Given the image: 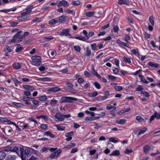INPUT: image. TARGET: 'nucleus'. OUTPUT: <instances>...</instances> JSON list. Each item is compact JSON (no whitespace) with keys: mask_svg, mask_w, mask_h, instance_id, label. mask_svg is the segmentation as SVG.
Returning <instances> with one entry per match:
<instances>
[{"mask_svg":"<svg viewBox=\"0 0 160 160\" xmlns=\"http://www.w3.org/2000/svg\"><path fill=\"white\" fill-rule=\"evenodd\" d=\"M44 135L49 136L51 138H53L55 137V135L53 134L51 132L49 131H47L44 133Z\"/></svg>","mask_w":160,"mask_h":160,"instance_id":"nucleus-27","label":"nucleus"},{"mask_svg":"<svg viewBox=\"0 0 160 160\" xmlns=\"http://www.w3.org/2000/svg\"><path fill=\"white\" fill-rule=\"evenodd\" d=\"M94 32H91L88 33V36H84V38L85 40L88 39L90 37H92L94 34Z\"/></svg>","mask_w":160,"mask_h":160,"instance_id":"nucleus-36","label":"nucleus"},{"mask_svg":"<svg viewBox=\"0 0 160 160\" xmlns=\"http://www.w3.org/2000/svg\"><path fill=\"white\" fill-rule=\"evenodd\" d=\"M106 109L108 110L112 109V111H114L116 109V107L115 106H108L106 107Z\"/></svg>","mask_w":160,"mask_h":160,"instance_id":"nucleus-50","label":"nucleus"},{"mask_svg":"<svg viewBox=\"0 0 160 160\" xmlns=\"http://www.w3.org/2000/svg\"><path fill=\"white\" fill-rule=\"evenodd\" d=\"M78 151V150L77 148H74L71 149L70 153H74L77 152Z\"/></svg>","mask_w":160,"mask_h":160,"instance_id":"nucleus-61","label":"nucleus"},{"mask_svg":"<svg viewBox=\"0 0 160 160\" xmlns=\"http://www.w3.org/2000/svg\"><path fill=\"white\" fill-rule=\"evenodd\" d=\"M18 144L11 143L6 147H5L2 151H0V160H3L6 157V154L5 152V151L7 152H11L18 154V150L19 149L21 152L20 155L22 158H23L22 149L21 148V146Z\"/></svg>","mask_w":160,"mask_h":160,"instance_id":"nucleus-1","label":"nucleus"},{"mask_svg":"<svg viewBox=\"0 0 160 160\" xmlns=\"http://www.w3.org/2000/svg\"><path fill=\"white\" fill-rule=\"evenodd\" d=\"M12 104L16 106L18 108H23L24 106V104L22 103L15 102H13Z\"/></svg>","mask_w":160,"mask_h":160,"instance_id":"nucleus-18","label":"nucleus"},{"mask_svg":"<svg viewBox=\"0 0 160 160\" xmlns=\"http://www.w3.org/2000/svg\"><path fill=\"white\" fill-rule=\"evenodd\" d=\"M7 123V124H12L14 126V125H16V123L14 122H13L12 121H11L10 120H8L6 119V122Z\"/></svg>","mask_w":160,"mask_h":160,"instance_id":"nucleus-55","label":"nucleus"},{"mask_svg":"<svg viewBox=\"0 0 160 160\" xmlns=\"http://www.w3.org/2000/svg\"><path fill=\"white\" fill-rule=\"evenodd\" d=\"M11 79L14 82H15V85L16 86H17L18 85L17 83L18 84H21V82L19 81H18L16 78L14 77H11Z\"/></svg>","mask_w":160,"mask_h":160,"instance_id":"nucleus-40","label":"nucleus"},{"mask_svg":"<svg viewBox=\"0 0 160 160\" xmlns=\"http://www.w3.org/2000/svg\"><path fill=\"white\" fill-rule=\"evenodd\" d=\"M62 152V150L58 149L55 152H52L50 155V158L53 159L57 157Z\"/></svg>","mask_w":160,"mask_h":160,"instance_id":"nucleus-7","label":"nucleus"},{"mask_svg":"<svg viewBox=\"0 0 160 160\" xmlns=\"http://www.w3.org/2000/svg\"><path fill=\"white\" fill-rule=\"evenodd\" d=\"M93 85L98 89H100L101 88L100 84L97 82H94Z\"/></svg>","mask_w":160,"mask_h":160,"instance_id":"nucleus-43","label":"nucleus"},{"mask_svg":"<svg viewBox=\"0 0 160 160\" xmlns=\"http://www.w3.org/2000/svg\"><path fill=\"white\" fill-rule=\"evenodd\" d=\"M155 118L156 119H160V112H157L155 111L151 117L149 119V122H151Z\"/></svg>","mask_w":160,"mask_h":160,"instance_id":"nucleus-4","label":"nucleus"},{"mask_svg":"<svg viewBox=\"0 0 160 160\" xmlns=\"http://www.w3.org/2000/svg\"><path fill=\"white\" fill-rule=\"evenodd\" d=\"M136 119L139 122H141L143 121V118L141 116H138L136 118Z\"/></svg>","mask_w":160,"mask_h":160,"instance_id":"nucleus-52","label":"nucleus"},{"mask_svg":"<svg viewBox=\"0 0 160 160\" xmlns=\"http://www.w3.org/2000/svg\"><path fill=\"white\" fill-rule=\"evenodd\" d=\"M34 6L33 5H31L30 6L27 8L25 10L27 14L31 12L32 11V9L34 8Z\"/></svg>","mask_w":160,"mask_h":160,"instance_id":"nucleus-31","label":"nucleus"},{"mask_svg":"<svg viewBox=\"0 0 160 160\" xmlns=\"http://www.w3.org/2000/svg\"><path fill=\"white\" fill-rule=\"evenodd\" d=\"M91 71L92 73L94 76H96L98 78L101 79V77L99 74L97 72L95 71L93 65H92L91 68Z\"/></svg>","mask_w":160,"mask_h":160,"instance_id":"nucleus-12","label":"nucleus"},{"mask_svg":"<svg viewBox=\"0 0 160 160\" xmlns=\"http://www.w3.org/2000/svg\"><path fill=\"white\" fill-rule=\"evenodd\" d=\"M128 40H131V37L129 35L127 34L125 36L124 41L128 43Z\"/></svg>","mask_w":160,"mask_h":160,"instance_id":"nucleus-48","label":"nucleus"},{"mask_svg":"<svg viewBox=\"0 0 160 160\" xmlns=\"http://www.w3.org/2000/svg\"><path fill=\"white\" fill-rule=\"evenodd\" d=\"M91 53L92 52L91 49L89 47H87L86 48V52L85 54V56L87 57H88L90 56V55L91 54Z\"/></svg>","mask_w":160,"mask_h":160,"instance_id":"nucleus-21","label":"nucleus"},{"mask_svg":"<svg viewBox=\"0 0 160 160\" xmlns=\"http://www.w3.org/2000/svg\"><path fill=\"white\" fill-rule=\"evenodd\" d=\"M56 4L58 8H60L61 6L68 7L69 5L68 2L65 0L60 1L59 3H57Z\"/></svg>","mask_w":160,"mask_h":160,"instance_id":"nucleus-8","label":"nucleus"},{"mask_svg":"<svg viewBox=\"0 0 160 160\" xmlns=\"http://www.w3.org/2000/svg\"><path fill=\"white\" fill-rule=\"evenodd\" d=\"M119 72H120L122 76H124L125 75L128 74V72L125 71L121 69L119 71Z\"/></svg>","mask_w":160,"mask_h":160,"instance_id":"nucleus-59","label":"nucleus"},{"mask_svg":"<svg viewBox=\"0 0 160 160\" xmlns=\"http://www.w3.org/2000/svg\"><path fill=\"white\" fill-rule=\"evenodd\" d=\"M95 13V12L94 11H88L86 12L85 15L87 17L90 18L92 17Z\"/></svg>","mask_w":160,"mask_h":160,"instance_id":"nucleus-30","label":"nucleus"},{"mask_svg":"<svg viewBox=\"0 0 160 160\" xmlns=\"http://www.w3.org/2000/svg\"><path fill=\"white\" fill-rule=\"evenodd\" d=\"M88 95L89 96L91 97H95L96 96L98 95V93L97 92H90L89 93Z\"/></svg>","mask_w":160,"mask_h":160,"instance_id":"nucleus-47","label":"nucleus"},{"mask_svg":"<svg viewBox=\"0 0 160 160\" xmlns=\"http://www.w3.org/2000/svg\"><path fill=\"white\" fill-rule=\"evenodd\" d=\"M133 151V150L131 148H126V149L125 152L126 154H128L132 152Z\"/></svg>","mask_w":160,"mask_h":160,"instance_id":"nucleus-63","label":"nucleus"},{"mask_svg":"<svg viewBox=\"0 0 160 160\" xmlns=\"http://www.w3.org/2000/svg\"><path fill=\"white\" fill-rule=\"evenodd\" d=\"M126 121L125 119H119L116 120L115 122L117 123L124 125L126 123Z\"/></svg>","mask_w":160,"mask_h":160,"instance_id":"nucleus-14","label":"nucleus"},{"mask_svg":"<svg viewBox=\"0 0 160 160\" xmlns=\"http://www.w3.org/2000/svg\"><path fill=\"white\" fill-rule=\"evenodd\" d=\"M108 98V97L106 96H101L97 98L98 101H103Z\"/></svg>","mask_w":160,"mask_h":160,"instance_id":"nucleus-33","label":"nucleus"},{"mask_svg":"<svg viewBox=\"0 0 160 160\" xmlns=\"http://www.w3.org/2000/svg\"><path fill=\"white\" fill-rule=\"evenodd\" d=\"M16 156L15 155H9L6 158V160H15Z\"/></svg>","mask_w":160,"mask_h":160,"instance_id":"nucleus-29","label":"nucleus"},{"mask_svg":"<svg viewBox=\"0 0 160 160\" xmlns=\"http://www.w3.org/2000/svg\"><path fill=\"white\" fill-rule=\"evenodd\" d=\"M66 18V17L63 15L59 17L58 18V23H61L65 21Z\"/></svg>","mask_w":160,"mask_h":160,"instance_id":"nucleus-24","label":"nucleus"},{"mask_svg":"<svg viewBox=\"0 0 160 160\" xmlns=\"http://www.w3.org/2000/svg\"><path fill=\"white\" fill-rule=\"evenodd\" d=\"M149 21L152 26H154V18L152 16H150L149 18Z\"/></svg>","mask_w":160,"mask_h":160,"instance_id":"nucleus-37","label":"nucleus"},{"mask_svg":"<svg viewBox=\"0 0 160 160\" xmlns=\"http://www.w3.org/2000/svg\"><path fill=\"white\" fill-rule=\"evenodd\" d=\"M76 145V144L75 143H69L64 146V148H70L74 147Z\"/></svg>","mask_w":160,"mask_h":160,"instance_id":"nucleus-20","label":"nucleus"},{"mask_svg":"<svg viewBox=\"0 0 160 160\" xmlns=\"http://www.w3.org/2000/svg\"><path fill=\"white\" fill-rule=\"evenodd\" d=\"M108 78L109 80L115 81L117 78L115 76L112 75H109L108 76Z\"/></svg>","mask_w":160,"mask_h":160,"instance_id":"nucleus-51","label":"nucleus"},{"mask_svg":"<svg viewBox=\"0 0 160 160\" xmlns=\"http://www.w3.org/2000/svg\"><path fill=\"white\" fill-rule=\"evenodd\" d=\"M148 65L151 67H154L155 68H157L158 67L159 64L154 63L153 62H149L148 63Z\"/></svg>","mask_w":160,"mask_h":160,"instance_id":"nucleus-25","label":"nucleus"},{"mask_svg":"<svg viewBox=\"0 0 160 160\" xmlns=\"http://www.w3.org/2000/svg\"><path fill=\"white\" fill-rule=\"evenodd\" d=\"M123 61L124 62L130 64L131 63V61L130 58H127L126 57L124 56L123 58Z\"/></svg>","mask_w":160,"mask_h":160,"instance_id":"nucleus-28","label":"nucleus"},{"mask_svg":"<svg viewBox=\"0 0 160 160\" xmlns=\"http://www.w3.org/2000/svg\"><path fill=\"white\" fill-rule=\"evenodd\" d=\"M22 87L24 89L32 91L35 90V88L33 86H31L29 85H22Z\"/></svg>","mask_w":160,"mask_h":160,"instance_id":"nucleus-13","label":"nucleus"},{"mask_svg":"<svg viewBox=\"0 0 160 160\" xmlns=\"http://www.w3.org/2000/svg\"><path fill=\"white\" fill-rule=\"evenodd\" d=\"M59 34L61 36H70L71 34L69 33L68 29H63L61 32H59Z\"/></svg>","mask_w":160,"mask_h":160,"instance_id":"nucleus-6","label":"nucleus"},{"mask_svg":"<svg viewBox=\"0 0 160 160\" xmlns=\"http://www.w3.org/2000/svg\"><path fill=\"white\" fill-rule=\"evenodd\" d=\"M118 3L120 5L124 4L128 5L129 3V2L127 0H118Z\"/></svg>","mask_w":160,"mask_h":160,"instance_id":"nucleus-15","label":"nucleus"},{"mask_svg":"<svg viewBox=\"0 0 160 160\" xmlns=\"http://www.w3.org/2000/svg\"><path fill=\"white\" fill-rule=\"evenodd\" d=\"M62 114H57L55 116V118L58 119L59 121H62L64 120L63 117L62 116Z\"/></svg>","mask_w":160,"mask_h":160,"instance_id":"nucleus-17","label":"nucleus"},{"mask_svg":"<svg viewBox=\"0 0 160 160\" xmlns=\"http://www.w3.org/2000/svg\"><path fill=\"white\" fill-rule=\"evenodd\" d=\"M23 48L22 46H20L19 47H17L15 49V52H21Z\"/></svg>","mask_w":160,"mask_h":160,"instance_id":"nucleus-54","label":"nucleus"},{"mask_svg":"<svg viewBox=\"0 0 160 160\" xmlns=\"http://www.w3.org/2000/svg\"><path fill=\"white\" fill-rule=\"evenodd\" d=\"M40 128L43 130H45L47 129L48 128L47 125L46 124H42L40 126Z\"/></svg>","mask_w":160,"mask_h":160,"instance_id":"nucleus-57","label":"nucleus"},{"mask_svg":"<svg viewBox=\"0 0 160 160\" xmlns=\"http://www.w3.org/2000/svg\"><path fill=\"white\" fill-rule=\"evenodd\" d=\"M138 49L137 48L136 49H133L131 51V52L134 55H135L137 56H139L140 54L138 52Z\"/></svg>","mask_w":160,"mask_h":160,"instance_id":"nucleus-34","label":"nucleus"},{"mask_svg":"<svg viewBox=\"0 0 160 160\" xmlns=\"http://www.w3.org/2000/svg\"><path fill=\"white\" fill-rule=\"evenodd\" d=\"M71 38H74L73 37H71ZM75 38L79 40H80L82 41H85V39L84 38V36L82 37H80L79 36H76L74 38Z\"/></svg>","mask_w":160,"mask_h":160,"instance_id":"nucleus-49","label":"nucleus"},{"mask_svg":"<svg viewBox=\"0 0 160 160\" xmlns=\"http://www.w3.org/2000/svg\"><path fill=\"white\" fill-rule=\"evenodd\" d=\"M147 128L145 127L142 128V129H139L140 131L138 132V135H140L144 133L147 131Z\"/></svg>","mask_w":160,"mask_h":160,"instance_id":"nucleus-32","label":"nucleus"},{"mask_svg":"<svg viewBox=\"0 0 160 160\" xmlns=\"http://www.w3.org/2000/svg\"><path fill=\"white\" fill-rule=\"evenodd\" d=\"M27 17L26 16H21L18 17L17 19L19 21H24L27 20Z\"/></svg>","mask_w":160,"mask_h":160,"instance_id":"nucleus-26","label":"nucleus"},{"mask_svg":"<svg viewBox=\"0 0 160 160\" xmlns=\"http://www.w3.org/2000/svg\"><path fill=\"white\" fill-rule=\"evenodd\" d=\"M115 89L118 91H120L122 90L123 89V88L120 86H116L114 87Z\"/></svg>","mask_w":160,"mask_h":160,"instance_id":"nucleus-58","label":"nucleus"},{"mask_svg":"<svg viewBox=\"0 0 160 160\" xmlns=\"http://www.w3.org/2000/svg\"><path fill=\"white\" fill-rule=\"evenodd\" d=\"M38 80L40 81H51V78L49 77L39 78Z\"/></svg>","mask_w":160,"mask_h":160,"instance_id":"nucleus-16","label":"nucleus"},{"mask_svg":"<svg viewBox=\"0 0 160 160\" xmlns=\"http://www.w3.org/2000/svg\"><path fill=\"white\" fill-rule=\"evenodd\" d=\"M13 68L16 70L19 69L21 67V65L19 62L14 63L12 65Z\"/></svg>","mask_w":160,"mask_h":160,"instance_id":"nucleus-19","label":"nucleus"},{"mask_svg":"<svg viewBox=\"0 0 160 160\" xmlns=\"http://www.w3.org/2000/svg\"><path fill=\"white\" fill-rule=\"evenodd\" d=\"M22 32V31L21 30L18 31L16 33L13 37L12 39L10 41L11 42H16V40H17L18 38L21 35V33Z\"/></svg>","mask_w":160,"mask_h":160,"instance_id":"nucleus-9","label":"nucleus"},{"mask_svg":"<svg viewBox=\"0 0 160 160\" xmlns=\"http://www.w3.org/2000/svg\"><path fill=\"white\" fill-rule=\"evenodd\" d=\"M31 59H32V64L36 66H40L42 64V58L40 56H32Z\"/></svg>","mask_w":160,"mask_h":160,"instance_id":"nucleus-3","label":"nucleus"},{"mask_svg":"<svg viewBox=\"0 0 160 160\" xmlns=\"http://www.w3.org/2000/svg\"><path fill=\"white\" fill-rule=\"evenodd\" d=\"M30 98L28 97L23 96L21 98V100L23 101H28L30 99Z\"/></svg>","mask_w":160,"mask_h":160,"instance_id":"nucleus-64","label":"nucleus"},{"mask_svg":"<svg viewBox=\"0 0 160 160\" xmlns=\"http://www.w3.org/2000/svg\"><path fill=\"white\" fill-rule=\"evenodd\" d=\"M38 99L40 101H45L47 100V97L45 95L41 96L38 98Z\"/></svg>","mask_w":160,"mask_h":160,"instance_id":"nucleus-42","label":"nucleus"},{"mask_svg":"<svg viewBox=\"0 0 160 160\" xmlns=\"http://www.w3.org/2000/svg\"><path fill=\"white\" fill-rule=\"evenodd\" d=\"M55 126L57 128L58 130L60 131H63L66 128L65 127L61 125L60 124H56L55 125Z\"/></svg>","mask_w":160,"mask_h":160,"instance_id":"nucleus-22","label":"nucleus"},{"mask_svg":"<svg viewBox=\"0 0 160 160\" xmlns=\"http://www.w3.org/2000/svg\"><path fill=\"white\" fill-rule=\"evenodd\" d=\"M58 101L54 99H52L50 101V104L52 106H55L57 103Z\"/></svg>","mask_w":160,"mask_h":160,"instance_id":"nucleus-41","label":"nucleus"},{"mask_svg":"<svg viewBox=\"0 0 160 160\" xmlns=\"http://www.w3.org/2000/svg\"><path fill=\"white\" fill-rule=\"evenodd\" d=\"M73 133L74 132L72 131L68 132L65 133V136L67 137L66 139L67 141H69L72 140V138L71 136L73 135Z\"/></svg>","mask_w":160,"mask_h":160,"instance_id":"nucleus-11","label":"nucleus"},{"mask_svg":"<svg viewBox=\"0 0 160 160\" xmlns=\"http://www.w3.org/2000/svg\"><path fill=\"white\" fill-rule=\"evenodd\" d=\"M32 103L35 105L36 106H39L38 104L40 102L37 100H33L32 101Z\"/></svg>","mask_w":160,"mask_h":160,"instance_id":"nucleus-62","label":"nucleus"},{"mask_svg":"<svg viewBox=\"0 0 160 160\" xmlns=\"http://www.w3.org/2000/svg\"><path fill=\"white\" fill-rule=\"evenodd\" d=\"M53 38V37L52 36H47L43 38V39H47L48 40H51Z\"/></svg>","mask_w":160,"mask_h":160,"instance_id":"nucleus-60","label":"nucleus"},{"mask_svg":"<svg viewBox=\"0 0 160 160\" xmlns=\"http://www.w3.org/2000/svg\"><path fill=\"white\" fill-rule=\"evenodd\" d=\"M56 23H58V20H56L54 19L50 20L48 23L50 25H54Z\"/></svg>","mask_w":160,"mask_h":160,"instance_id":"nucleus-46","label":"nucleus"},{"mask_svg":"<svg viewBox=\"0 0 160 160\" xmlns=\"http://www.w3.org/2000/svg\"><path fill=\"white\" fill-rule=\"evenodd\" d=\"M78 98L71 97H62L60 99V102L62 103L64 102L72 103L74 101H77Z\"/></svg>","mask_w":160,"mask_h":160,"instance_id":"nucleus-2","label":"nucleus"},{"mask_svg":"<svg viewBox=\"0 0 160 160\" xmlns=\"http://www.w3.org/2000/svg\"><path fill=\"white\" fill-rule=\"evenodd\" d=\"M73 48L75 51L80 52L81 51V48L79 45L74 46Z\"/></svg>","mask_w":160,"mask_h":160,"instance_id":"nucleus-44","label":"nucleus"},{"mask_svg":"<svg viewBox=\"0 0 160 160\" xmlns=\"http://www.w3.org/2000/svg\"><path fill=\"white\" fill-rule=\"evenodd\" d=\"M84 82V80L82 78H79L78 79V82L80 84H82Z\"/></svg>","mask_w":160,"mask_h":160,"instance_id":"nucleus-56","label":"nucleus"},{"mask_svg":"<svg viewBox=\"0 0 160 160\" xmlns=\"http://www.w3.org/2000/svg\"><path fill=\"white\" fill-rule=\"evenodd\" d=\"M120 152L119 150H115L113 151L110 155V156H118L120 155Z\"/></svg>","mask_w":160,"mask_h":160,"instance_id":"nucleus-23","label":"nucleus"},{"mask_svg":"<svg viewBox=\"0 0 160 160\" xmlns=\"http://www.w3.org/2000/svg\"><path fill=\"white\" fill-rule=\"evenodd\" d=\"M151 148V147L150 146L148 145H146L143 147V149L144 152L145 153H146L149 151Z\"/></svg>","mask_w":160,"mask_h":160,"instance_id":"nucleus-35","label":"nucleus"},{"mask_svg":"<svg viewBox=\"0 0 160 160\" xmlns=\"http://www.w3.org/2000/svg\"><path fill=\"white\" fill-rule=\"evenodd\" d=\"M25 38V36L24 35L20 36V37H19L17 40V42H20L23 41Z\"/></svg>","mask_w":160,"mask_h":160,"instance_id":"nucleus-45","label":"nucleus"},{"mask_svg":"<svg viewBox=\"0 0 160 160\" xmlns=\"http://www.w3.org/2000/svg\"><path fill=\"white\" fill-rule=\"evenodd\" d=\"M12 48L9 46H7L6 48L3 49V51L6 52H11L12 51Z\"/></svg>","mask_w":160,"mask_h":160,"instance_id":"nucleus-38","label":"nucleus"},{"mask_svg":"<svg viewBox=\"0 0 160 160\" xmlns=\"http://www.w3.org/2000/svg\"><path fill=\"white\" fill-rule=\"evenodd\" d=\"M61 88L57 87H52L48 88V93H50L51 92H57L60 91Z\"/></svg>","mask_w":160,"mask_h":160,"instance_id":"nucleus-10","label":"nucleus"},{"mask_svg":"<svg viewBox=\"0 0 160 160\" xmlns=\"http://www.w3.org/2000/svg\"><path fill=\"white\" fill-rule=\"evenodd\" d=\"M1 129L2 132L6 135H7V134L5 132L6 131L7 132L8 134L7 135L8 136H10L12 135L11 133L12 132V129L10 126H6L4 128H2Z\"/></svg>","mask_w":160,"mask_h":160,"instance_id":"nucleus-5","label":"nucleus"},{"mask_svg":"<svg viewBox=\"0 0 160 160\" xmlns=\"http://www.w3.org/2000/svg\"><path fill=\"white\" fill-rule=\"evenodd\" d=\"M113 29L114 32L117 33H118L119 30V27L117 25H114L113 28Z\"/></svg>","mask_w":160,"mask_h":160,"instance_id":"nucleus-53","label":"nucleus"},{"mask_svg":"<svg viewBox=\"0 0 160 160\" xmlns=\"http://www.w3.org/2000/svg\"><path fill=\"white\" fill-rule=\"evenodd\" d=\"M141 94H143L144 96L147 98H148L150 96V94L148 92L145 91H141Z\"/></svg>","mask_w":160,"mask_h":160,"instance_id":"nucleus-39","label":"nucleus"}]
</instances>
